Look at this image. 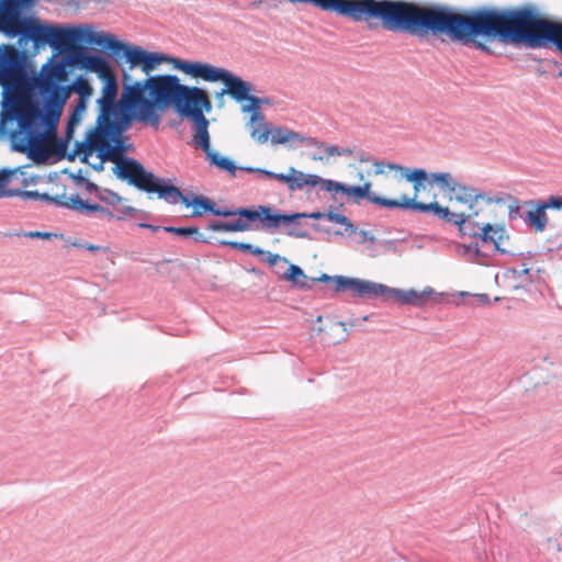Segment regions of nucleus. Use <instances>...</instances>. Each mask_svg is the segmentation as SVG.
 I'll list each match as a JSON object with an SVG mask.
<instances>
[{"instance_id": "obj_1", "label": "nucleus", "mask_w": 562, "mask_h": 562, "mask_svg": "<svg viewBox=\"0 0 562 562\" xmlns=\"http://www.w3.org/2000/svg\"><path fill=\"white\" fill-rule=\"evenodd\" d=\"M121 53L126 66L121 67L122 92L117 101V77L103 55L79 50L70 59V64L94 74L102 82L101 95L97 100V125L79 145L83 160L98 170L103 168L105 160L116 161L120 158L123 150L122 132L133 122L157 126L161 113L171 104L180 115L189 120L212 110V103L203 89L182 85L177 76L151 75L162 64L181 71L176 67V60L189 64L198 61L147 50L128 43L124 44Z\"/></svg>"}, {"instance_id": "obj_2", "label": "nucleus", "mask_w": 562, "mask_h": 562, "mask_svg": "<svg viewBox=\"0 0 562 562\" xmlns=\"http://www.w3.org/2000/svg\"><path fill=\"white\" fill-rule=\"evenodd\" d=\"M75 49L67 55L65 61L50 57L42 65L38 71H27L14 78L9 88V100L5 105L7 126L12 131L20 126L33 130L34 138L23 137L24 146L35 153L37 159H46L53 148L56 128L63 111L72 93L78 100L68 120L67 133L71 137L72 131L78 126L88 109L94 89L90 81L79 76L68 85L69 75L67 66L70 64Z\"/></svg>"}, {"instance_id": "obj_3", "label": "nucleus", "mask_w": 562, "mask_h": 562, "mask_svg": "<svg viewBox=\"0 0 562 562\" xmlns=\"http://www.w3.org/2000/svg\"><path fill=\"white\" fill-rule=\"evenodd\" d=\"M425 30L445 33L463 43L475 42L481 48L485 47L477 41L480 37H498L515 44L526 43L531 48L552 42L562 50V24L544 19L532 7L516 10L484 9L469 14L448 9H429Z\"/></svg>"}, {"instance_id": "obj_4", "label": "nucleus", "mask_w": 562, "mask_h": 562, "mask_svg": "<svg viewBox=\"0 0 562 562\" xmlns=\"http://www.w3.org/2000/svg\"><path fill=\"white\" fill-rule=\"evenodd\" d=\"M27 38L34 42L36 47L46 44L53 48L66 53L72 52L77 43L89 46H97L119 55L124 48L125 42L120 41L115 35L102 30H95L92 25L81 24L77 26H57L42 24L33 16H27L21 30ZM69 53L68 55H70Z\"/></svg>"}, {"instance_id": "obj_5", "label": "nucleus", "mask_w": 562, "mask_h": 562, "mask_svg": "<svg viewBox=\"0 0 562 562\" xmlns=\"http://www.w3.org/2000/svg\"><path fill=\"white\" fill-rule=\"evenodd\" d=\"M113 171L119 178L130 180L139 189L157 193L160 199L168 203L177 204L181 202L186 206H192L194 215H202L206 211H214L207 199L194 198L190 200L178 188L169 184L165 179L157 178L153 173L147 172L135 160L117 159Z\"/></svg>"}, {"instance_id": "obj_6", "label": "nucleus", "mask_w": 562, "mask_h": 562, "mask_svg": "<svg viewBox=\"0 0 562 562\" xmlns=\"http://www.w3.org/2000/svg\"><path fill=\"white\" fill-rule=\"evenodd\" d=\"M176 67L184 75L201 79L206 82H223L225 89L217 93L218 97L231 94L237 102H241V111L248 113L249 116L261 114V103L263 100L249 95L250 85L225 68L216 67L210 63L189 64L175 61Z\"/></svg>"}, {"instance_id": "obj_7", "label": "nucleus", "mask_w": 562, "mask_h": 562, "mask_svg": "<svg viewBox=\"0 0 562 562\" xmlns=\"http://www.w3.org/2000/svg\"><path fill=\"white\" fill-rule=\"evenodd\" d=\"M435 212L445 217L449 223L459 227L462 235H469L480 238L484 243H491L495 249L502 254L508 252L506 245L509 240V234L504 223H491L490 221H479L480 210L476 205L468 212L458 211L454 206H437L432 205Z\"/></svg>"}, {"instance_id": "obj_8", "label": "nucleus", "mask_w": 562, "mask_h": 562, "mask_svg": "<svg viewBox=\"0 0 562 562\" xmlns=\"http://www.w3.org/2000/svg\"><path fill=\"white\" fill-rule=\"evenodd\" d=\"M315 187H319L322 190L330 193L333 198H336V195L339 193L346 194L349 199H351L355 202H359L362 199H367L372 203L390 209H392L393 206H417L420 209H427V206L417 205L414 200H408L405 198L386 199L379 196L378 194L371 191L372 184L370 182H364L362 186H348L331 179H325L314 173L312 188Z\"/></svg>"}, {"instance_id": "obj_9", "label": "nucleus", "mask_w": 562, "mask_h": 562, "mask_svg": "<svg viewBox=\"0 0 562 562\" xmlns=\"http://www.w3.org/2000/svg\"><path fill=\"white\" fill-rule=\"evenodd\" d=\"M429 186H437L439 191L451 204H459L473 210L483 194L474 188L461 183L451 172L440 171L429 173Z\"/></svg>"}, {"instance_id": "obj_10", "label": "nucleus", "mask_w": 562, "mask_h": 562, "mask_svg": "<svg viewBox=\"0 0 562 562\" xmlns=\"http://www.w3.org/2000/svg\"><path fill=\"white\" fill-rule=\"evenodd\" d=\"M24 71H7L0 76V85L2 87L1 111H0V135H7L11 138L13 146L20 151L27 153L31 157L37 159L35 153L24 146L23 137L34 138L33 130H26L22 126L13 128L12 131L7 126L5 105L9 100V88H11L14 78Z\"/></svg>"}, {"instance_id": "obj_11", "label": "nucleus", "mask_w": 562, "mask_h": 562, "mask_svg": "<svg viewBox=\"0 0 562 562\" xmlns=\"http://www.w3.org/2000/svg\"><path fill=\"white\" fill-rule=\"evenodd\" d=\"M442 296L443 293H438L430 286H426L423 290H403L391 288L382 283H378L376 286V299H381L384 302L393 301L402 305L422 307L430 301L439 302Z\"/></svg>"}, {"instance_id": "obj_12", "label": "nucleus", "mask_w": 562, "mask_h": 562, "mask_svg": "<svg viewBox=\"0 0 562 562\" xmlns=\"http://www.w3.org/2000/svg\"><path fill=\"white\" fill-rule=\"evenodd\" d=\"M390 169L392 171H397L401 173V177L403 179H405L406 181L413 183V188H414V194L413 196H408V195H400L397 199H408V200H414L415 203L417 205H423V206H432V205H437V206H441L436 200H434L432 202L430 203H424V202H420L417 200L418 198V194L420 192L422 189L425 188V184H429V173L424 170V169H419V168H415V169H412V168H406V167H403V166H391ZM398 209H405V210H414V211H419V212H424V213H431L432 215L439 217V218H442L445 220L443 216L437 214L435 212L434 209H420V207H417V206H397Z\"/></svg>"}, {"instance_id": "obj_13", "label": "nucleus", "mask_w": 562, "mask_h": 562, "mask_svg": "<svg viewBox=\"0 0 562 562\" xmlns=\"http://www.w3.org/2000/svg\"><path fill=\"white\" fill-rule=\"evenodd\" d=\"M35 0H2L0 3V33L8 37H15L27 16L22 15L21 10L30 7Z\"/></svg>"}, {"instance_id": "obj_14", "label": "nucleus", "mask_w": 562, "mask_h": 562, "mask_svg": "<svg viewBox=\"0 0 562 562\" xmlns=\"http://www.w3.org/2000/svg\"><path fill=\"white\" fill-rule=\"evenodd\" d=\"M37 177L24 168L0 170V198L16 196L23 189L34 186Z\"/></svg>"}, {"instance_id": "obj_15", "label": "nucleus", "mask_w": 562, "mask_h": 562, "mask_svg": "<svg viewBox=\"0 0 562 562\" xmlns=\"http://www.w3.org/2000/svg\"><path fill=\"white\" fill-rule=\"evenodd\" d=\"M249 218H260L262 228H278L281 224L290 225L295 220L308 217L314 220L326 218V213L313 212V213H294L290 215L272 213L270 207L261 206L259 212H245Z\"/></svg>"}, {"instance_id": "obj_16", "label": "nucleus", "mask_w": 562, "mask_h": 562, "mask_svg": "<svg viewBox=\"0 0 562 562\" xmlns=\"http://www.w3.org/2000/svg\"><path fill=\"white\" fill-rule=\"evenodd\" d=\"M303 146L313 147L314 151L311 156L313 161L324 165L330 164L337 157H352L353 148L350 146H341L333 143L321 142L313 137H305Z\"/></svg>"}, {"instance_id": "obj_17", "label": "nucleus", "mask_w": 562, "mask_h": 562, "mask_svg": "<svg viewBox=\"0 0 562 562\" xmlns=\"http://www.w3.org/2000/svg\"><path fill=\"white\" fill-rule=\"evenodd\" d=\"M249 171H256L265 177L272 178L281 183L286 184L290 191H299L303 190L306 187L312 188L314 173L304 172L294 167H289L288 171L284 173H277L273 171L265 170V169H252L249 168Z\"/></svg>"}, {"instance_id": "obj_18", "label": "nucleus", "mask_w": 562, "mask_h": 562, "mask_svg": "<svg viewBox=\"0 0 562 562\" xmlns=\"http://www.w3.org/2000/svg\"><path fill=\"white\" fill-rule=\"evenodd\" d=\"M331 282L336 291H350L353 296L376 299L378 282L344 276H334Z\"/></svg>"}, {"instance_id": "obj_19", "label": "nucleus", "mask_w": 562, "mask_h": 562, "mask_svg": "<svg viewBox=\"0 0 562 562\" xmlns=\"http://www.w3.org/2000/svg\"><path fill=\"white\" fill-rule=\"evenodd\" d=\"M61 204L67 209L75 210L80 213H95L100 220L111 221L115 217L111 211L100 206L99 204L89 203L88 201L82 200L78 194L65 198V201ZM132 210V207H126V210L121 215H116V218L122 220Z\"/></svg>"}, {"instance_id": "obj_20", "label": "nucleus", "mask_w": 562, "mask_h": 562, "mask_svg": "<svg viewBox=\"0 0 562 562\" xmlns=\"http://www.w3.org/2000/svg\"><path fill=\"white\" fill-rule=\"evenodd\" d=\"M260 207L259 206L257 210H246V209H240L236 212H232V211H213L214 214L216 215H222V216H231V215H239V217L235 221H232V222H216V223H213L209 226V229L211 231H214V232H246V231H250L251 229V224L250 222L252 221H260V218H249L248 216H246L244 213L245 212H259L260 211Z\"/></svg>"}, {"instance_id": "obj_21", "label": "nucleus", "mask_w": 562, "mask_h": 562, "mask_svg": "<svg viewBox=\"0 0 562 562\" xmlns=\"http://www.w3.org/2000/svg\"><path fill=\"white\" fill-rule=\"evenodd\" d=\"M269 133V140L272 145H284L289 147L303 146L306 137L301 133L283 126H271Z\"/></svg>"}, {"instance_id": "obj_22", "label": "nucleus", "mask_w": 562, "mask_h": 562, "mask_svg": "<svg viewBox=\"0 0 562 562\" xmlns=\"http://www.w3.org/2000/svg\"><path fill=\"white\" fill-rule=\"evenodd\" d=\"M190 121L192 123V146L196 149L207 150L209 147H211L209 120L204 115H201L194 119H190Z\"/></svg>"}, {"instance_id": "obj_23", "label": "nucleus", "mask_w": 562, "mask_h": 562, "mask_svg": "<svg viewBox=\"0 0 562 562\" xmlns=\"http://www.w3.org/2000/svg\"><path fill=\"white\" fill-rule=\"evenodd\" d=\"M246 127L250 137L258 144H266L269 140L270 125L266 122L265 115L261 113L256 116H249Z\"/></svg>"}, {"instance_id": "obj_24", "label": "nucleus", "mask_w": 562, "mask_h": 562, "mask_svg": "<svg viewBox=\"0 0 562 562\" xmlns=\"http://www.w3.org/2000/svg\"><path fill=\"white\" fill-rule=\"evenodd\" d=\"M25 71L18 58L16 49L11 45L0 46V76L7 71Z\"/></svg>"}, {"instance_id": "obj_25", "label": "nucleus", "mask_w": 562, "mask_h": 562, "mask_svg": "<svg viewBox=\"0 0 562 562\" xmlns=\"http://www.w3.org/2000/svg\"><path fill=\"white\" fill-rule=\"evenodd\" d=\"M280 277L283 280L291 282L299 289H311L308 278L303 271V269L294 263H290L289 261L285 268H283L282 272L280 273Z\"/></svg>"}, {"instance_id": "obj_26", "label": "nucleus", "mask_w": 562, "mask_h": 562, "mask_svg": "<svg viewBox=\"0 0 562 562\" xmlns=\"http://www.w3.org/2000/svg\"><path fill=\"white\" fill-rule=\"evenodd\" d=\"M456 252L467 261L480 265L484 261V255L481 251L477 243L458 244L456 246Z\"/></svg>"}, {"instance_id": "obj_27", "label": "nucleus", "mask_w": 562, "mask_h": 562, "mask_svg": "<svg viewBox=\"0 0 562 562\" xmlns=\"http://www.w3.org/2000/svg\"><path fill=\"white\" fill-rule=\"evenodd\" d=\"M203 151L205 153L206 158L212 165L218 167L220 169L226 170L231 173L235 172L236 166L229 158L222 156L211 147H209L207 150Z\"/></svg>"}, {"instance_id": "obj_28", "label": "nucleus", "mask_w": 562, "mask_h": 562, "mask_svg": "<svg viewBox=\"0 0 562 562\" xmlns=\"http://www.w3.org/2000/svg\"><path fill=\"white\" fill-rule=\"evenodd\" d=\"M326 218L337 225H340L344 227V232L337 231L336 235H344V233H347L351 235L352 233H357V227L351 223V221L345 216L341 213L329 211L326 213Z\"/></svg>"}, {"instance_id": "obj_29", "label": "nucleus", "mask_w": 562, "mask_h": 562, "mask_svg": "<svg viewBox=\"0 0 562 562\" xmlns=\"http://www.w3.org/2000/svg\"><path fill=\"white\" fill-rule=\"evenodd\" d=\"M547 214L546 206H538L528 211L527 223L536 228L538 232H542L547 226Z\"/></svg>"}, {"instance_id": "obj_30", "label": "nucleus", "mask_w": 562, "mask_h": 562, "mask_svg": "<svg viewBox=\"0 0 562 562\" xmlns=\"http://www.w3.org/2000/svg\"><path fill=\"white\" fill-rule=\"evenodd\" d=\"M166 232L173 233L179 236H194L196 241L206 243L207 239L195 227H164Z\"/></svg>"}, {"instance_id": "obj_31", "label": "nucleus", "mask_w": 562, "mask_h": 562, "mask_svg": "<svg viewBox=\"0 0 562 562\" xmlns=\"http://www.w3.org/2000/svg\"><path fill=\"white\" fill-rule=\"evenodd\" d=\"M265 256L268 265L271 267H276V272L280 276L283 268H285V266L288 265V259L285 257H282L278 254H272L270 251H267Z\"/></svg>"}, {"instance_id": "obj_32", "label": "nucleus", "mask_w": 562, "mask_h": 562, "mask_svg": "<svg viewBox=\"0 0 562 562\" xmlns=\"http://www.w3.org/2000/svg\"><path fill=\"white\" fill-rule=\"evenodd\" d=\"M297 221L299 220H295V222L290 225L281 224L279 227L282 226L284 228L285 234H288L289 236L297 237V238H305L307 236V232L300 226Z\"/></svg>"}, {"instance_id": "obj_33", "label": "nucleus", "mask_w": 562, "mask_h": 562, "mask_svg": "<svg viewBox=\"0 0 562 562\" xmlns=\"http://www.w3.org/2000/svg\"><path fill=\"white\" fill-rule=\"evenodd\" d=\"M371 165L373 168L372 173L374 176L384 175L386 172V170H391L390 169L391 166H397L396 164H391V162L386 164L381 160H373V161H371Z\"/></svg>"}, {"instance_id": "obj_34", "label": "nucleus", "mask_w": 562, "mask_h": 562, "mask_svg": "<svg viewBox=\"0 0 562 562\" xmlns=\"http://www.w3.org/2000/svg\"><path fill=\"white\" fill-rule=\"evenodd\" d=\"M220 244L231 246L233 248L240 249L243 251H249L252 250L251 244H245V243H237V241H228V240H221Z\"/></svg>"}, {"instance_id": "obj_35", "label": "nucleus", "mask_w": 562, "mask_h": 562, "mask_svg": "<svg viewBox=\"0 0 562 562\" xmlns=\"http://www.w3.org/2000/svg\"><path fill=\"white\" fill-rule=\"evenodd\" d=\"M351 235H357V243L358 244H364L366 241H373V236L370 235L367 231H359L357 228V233H352Z\"/></svg>"}, {"instance_id": "obj_36", "label": "nucleus", "mask_w": 562, "mask_h": 562, "mask_svg": "<svg viewBox=\"0 0 562 562\" xmlns=\"http://www.w3.org/2000/svg\"><path fill=\"white\" fill-rule=\"evenodd\" d=\"M85 249H87L91 252H103V254L110 252V247H108V246H100V245L88 244V243H86Z\"/></svg>"}, {"instance_id": "obj_37", "label": "nucleus", "mask_w": 562, "mask_h": 562, "mask_svg": "<svg viewBox=\"0 0 562 562\" xmlns=\"http://www.w3.org/2000/svg\"><path fill=\"white\" fill-rule=\"evenodd\" d=\"M101 200H103L104 202H106L110 205H115L116 203H119L121 201V198L115 193L108 192V193L101 195Z\"/></svg>"}, {"instance_id": "obj_38", "label": "nucleus", "mask_w": 562, "mask_h": 562, "mask_svg": "<svg viewBox=\"0 0 562 562\" xmlns=\"http://www.w3.org/2000/svg\"><path fill=\"white\" fill-rule=\"evenodd\" d=\"M23 235L29 238H42V239H50L54 236L52 233H46V232H29V233H24Z\"/></svg>"}, {"instance_id": "obj_39", "label": "nucleus", "mask_w": 562, "mask_h": 562, "mask_svg": "<svg viewBox=\"0 0 562 562\" xmlns=\"http://www.w3.org/2000/svg\"><path fill=\"white\" fill-rule=\"evenodd\" d=\"M547 207H554V209H561L562 207V200L559 198H551L549 203L544 205Z\"/></svg>"}, {"instance_id": "obj_40", "label": "nucleus", "mask_w": 562, "mask_h": 562, "mask_svg": "<svg viewBox=\"0 0 562 562\" xmlns=\"http://www.w3.org/2000/svg\"><path fill=\"white\" fill-rule=\"evenodd\" d=\"M473 296L481 303V304H488L490 297L487 294L481 293V294H473Z\"/></svg>"}, {"instance_id": "obj_41", "label": "nucleus", "mask_w": 562, "mask_h": 562, "mask_svg": "<svg viewBox=\"0 0 562 562\" xmlns=\"http://www.w3.org/2000/svg\"><path fill=\"white\" fill-rule=\"evenodd\" d=\"M20 195L27 199H35L40 196L38 192L36 191H23V193Z\"/></svg>"}, {"instance_id": "obj_42", "label": "nucleus", "mask_w": 562, "mask_h": 562, "mask_svg": "<svg viewBox=\"0 0 562 562\" xmlns=\"http://www.w3.org/2000/svg\"><path fill=\"white\" fill-rule=\"evenodd\" d=\"M333 277L328 276L326 273L321 274L317 279H312L313 281H319V282H329L331 281Z\"/></svg>"}, {"instance_id": "obj_43", "label": "nucleus", "mask_w": 562, "mask_h": 562, "mask_svg": "<svg viewBox=\"0 0 562 562\" xmlns=\"http://www.w3.org/2000/svg\"><path fill=\"white\" fill-rule=\"evenodd\" d=\"M250 252L256 255V256H260V255H265L267 251L262 250L259 247L252 246V250H250Z\"/></svg>"}, {"instance_id": "obj_44", "label": "nucleus", "mask_w": 562, "mask_h": 562, "mask_svg": "<svg viewBox=\"0 0 562 562\" xmlns=\"http://www.w3.org/2000/svg\"><path fill=\"white\" fill-rule=\"evenodd\" d=\"M513 273L517 274L518 277L527 276L529 273V269L524 268L521 270H514Z\"/></svg>"}, {"instance_id": "obj_45", "label": "nucleus", "mask_w": 562, "mask_h": 562, "mask_svg": "<svg viewBox=\"0 0 562 562\" xmlns=\"http://www.w3.org/2000/svg\"><path fill=\"white\" fill-rule=\"evenodd\" d=\"M71 245H72L74 247L85 248L86 243H82L81 240L76 239V240H74V241L71 243Z\"/></svg>"}, {"instance_id": "obj_46", "label": "nucleus", "mask_w": 562, "mask_h": 562, "mask_svg": "<svg viewBox=\"0 0 562 562\" xmlns=\"http://www.w3.org/2000/svg\"><path fill=\"white\" fill-rule=\"evenodd\" d=\"M140 227H145L147 229H151L153 232H157L159 229L158 226H153V225H149V224H139Z\"/></svg>"}, {"instance_id": "obj_47", "label": "nucleus", "mask_w": 562, "mask_h": 562, "mask_svg": "<svg viewBox=\"0 0 562 562\" xmlns=\"http://www.w3.org/2000/svg\"><path fill=\"white\" fill-rule=\"evenodd\" d=\"M333 328H341V330H342L344 333H346V326H345V324H344V323H341V322H339V323H335V324L333 325Z\"/></svg>"}, {"instance_id": "obj_48", "label": "nucleus", "mask_w": 562, "mask_h": 562, "mask_svg": "<svg viewBox=\"0 0 562 562\" xmlns=\"http://www.w3.org/2000/svg\"><path fill=\"white\" fill-rule=\"evenodd\" d=\"M471 294L469 292H465V291H460L456 294H453V296H457V297H465V296H470Z\"/></svg>"}, {"instance_id": "obj_49", "label": "nucleus", "mask_w": 562, "mask_h": 562, "mask_svg": "<svg viewBox=\"0 0 562 562\" xmlns=\"http://www.w3.org/2000/svg\"><path fill=\"white\" fill-rule=\"evenodd\" d=\"M358 178H359V180H360V181H363V179H364L363 173H362V172H359V173H358Z\"/></svg>"}, {"instance_id": "obj_50", "label": "nucleus", "mask_w": 562, "mask_h": 562, "mask_svg": "<svg viewBox=\"0 0 562 562\" xmlns=\"http://www.w3.org/2000/svg\"><path fill=\"white\" fill-rule=\"evenodd\" d=\"M322 319H323V317H322V316H318V317L316 318V322H317V323H321V322H322Z\"/></svg>"}, {"instance_id": "obj_51", "label": "nucleus", "mask_w": 562, "mask_h": 562, "mask_svg": "<svg viewBox=\"0 0 562 562\" xmlns=\"http://www.w3.org/2000/svg\"><path fill=\"white\" fill-rule=\"evenodd\" d=\"M456 305H461L462 303L460 301L454 302Z\"/></svg>"}, {"instance_id": "obj_52", "label": "nucleus", "mask_w": 562, "mask_h": 562, "mask_svg": "<svg viewBox=\"0 0 562 562\" xmlns=\"http://www.w3.org/2000/svg\"><path fill=\"white\" fill-rule=\"evenodd\" d=\"M360 161H361V162H364V161H369V160H368V159L362 158V159H360Z\"/></svg>"}, {"instance_id": "obj_53", "label": "nucleus", "mask_w": 562, "mask_h": 562, "mask_svg": "<svg viewBox=\"0 0 562 562\" xmlns=\"http://www.w3.org/2000/svg\"><path fill=\"white\" fill-rule=\"evenodd\" d=\"M560 76L562 77V71L560 72Z\"/></svg>"}]
</instances>
